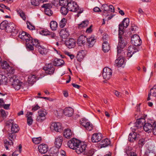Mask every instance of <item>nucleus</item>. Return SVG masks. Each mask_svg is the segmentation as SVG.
<instances>
[{
  "label": "nucleus",
  "instance_id": "nucleus-58",
  "mask_svg": "<svg viewBox=\"0 0 156 156\" xmlns=\"http://www.w3.org/2000/svg\"><path fill=\"white\" fill-rule=\"evenodd\" d=\"M101 9L104 10V12L105 13L107 12L108 10V6L106 4H104L102 6Z\"/></svg>",
  "mask_w": 156,
  "mask_h": 156
},
{
  "label": "nucleus",
  "instance_id": "nucleus-54",
  "mask_svg": "<svg viewBox=\"0 0 156 156\" xmlns=\"http://www.w3.org/2000/svg\"><path fill=\"white\" fill-rule=\"evenodd\" d=\"M94 153V151L93 150L91 149L89 151H86L85 154L84 155H86V156H92Z\"/></svg>",
  "mask_w": 156,
  "mask_h": 156
},
{
  "label": "nucleus",
  "instance_id": "nucleus-31",
  "mask_svg": "<svg viewBox=\"0 0 156 156\" xmlns=\"http://www.w3.org/2000/svg\"><path fill=\"white\" fill-rule=\"evenodd\" d=\"M38 52L42 55H45L47 53V49L44 46L40 45L37 48Z\"/></svg>",
  "mask_w": 156,
  "mask_h": 156
},
{
  "label": "nucleus",
  "instance_id": "nucleus-17",
  "mask_svg": "<svg viewBox=\"0 0 156 156\" xmlns=\"http://www.w3.org/2000/svg\"><path fill=\"white\" fill-rule=\"evenodd\" d=\"M66 46L69 48H74L76 45V41L73 38H70L65 42Z\"/></svg>",
  "mask_w": 156,
  "mask_h": 156
},
{
  "label": "nucleus",
  "instance_id": "nucleus-30",
  "mask_svg": "<svg viewBox=\"0 0 156 156\" xmlns=\"http://www.w3.org/2000/svg\"><path fill=\"white\" fill-rule=\"evenodd\" d=\"M72 132L69 129H66L64 130L63 132V136L66 138H69L72 136Z\"/></svg>",
  "mask_w": 156,
  "mask_h": 156
},
{
  "label": "nucleus",
  "instance_id": "nucleus-21",
  "mask_svg": "<svg viewBox=\"0 0 156 156\" xmlns=\"http://www.w3.org/2000/svg\"><path fill=\"white\" fill-rule=\"evenodd\" d=\"M63 141V137L62 136H59L55 138V147L58 148L61 147Z\"/></svg>",
  "mask_w": 156,
  "mask_h": 156
},
{
  "label": "nucleus",
  "instance_id": "nucleus-41",
  "mask_svg": "<svg viewBox=\"0 0 156 156\" xmlns=\"http://www.w3.org/2000/svg\"><path fill=\"white\" fill-rule=\"evenodd\" d=\"M124 28L125 27L122 23L120 24L119 25V36H121L123 34L124 31Z\"/></svg>",
  "mask_w": 156,
  "mask_h": 156
},
{
  "label": "nucleus",
  "instance_id": "nucleus-39",
  "mask_svg": "<svg viewBox=\"0 0 156 156\" xmlns=\"http://www.w3.org/2000/svg\"><path fill=\"white\" fill-rule=\"evenodd\" d=\"M128 51L134 54V52L138 51V50L135 46H130L128 48Z\"/></svg>",
  "mask_w": 156,
  "mask_h": 156
},
{
  "label": "nucleus",
  "instance_id": "nucleus-7",
  "mask_svg": "<svg viewBox=\"0 0 156 156\" xmlns=\"http://www.w3.org/2000/svg\"><path fill=\"white\" fill-rule=\"evenodd\" d=\"M112 71L108 67H105L103 69L102 76L104 79L106 80L109 79L112 76Z\"/></svg>",
  "mask_w": 156,
  "mask_h": 156
},
{
  "label": "nucleus",
  "instance_id": "nucleus-12",
  "mask_svg": "<svg viewBox=\"0 0 156 156\" xmlns=\"http://www.w3.org/2000/svg\"><path fill=\"white\" fill-rule=\"evenodd\" d=\"M42 8H44V12L47 15L50 16L53 14L52 11L51 10L52 6L50 4H44L41 6Z\"/></svg>",
  "mask_w": 156,
  "mask_h": 156
},
{
  "label": "nucleus",
  "instance_id": "nucleus-45",
  "mask_svg": "<svg viewBox=\"0 0 156 156\" xmlns=\"http://www.w3.org/2000/svg\"><path fill=\"white\" fill-rule=\"evenodd\" d=\"M58 149L57 148H52L51 150L50 155L51 156H58Z\"/></svg>",
  "mask_w": 156,
  "mask_h": 156
},
{
  "label": "nucleus",
  "instance_id": "nucleus-57",
  "mask_svg": "<svg viewBox=\"0 0 156 156\" xmlns=\"http://www.w3.org/2000/svg\"><path fill=\"white\" fill-rule=\"evenodd\" d=\"M7 71L9 73L13 74L14 73L15 70L13 68L9 66V67L7 69Z\"/></svg>",
  "mask_w": 156,
  "mask_h": 156
},
{
  "label": "nucleus",
  "instance_id": "nucleus-15",
  "mask_svg": "<svg viewBox=\"0 0 156 156\" xmlns=\"http://www.w3.org/2000/svg\"><path fill=\"white\" fill-rule=\"evenodd\" d=\"M102 135L100 133H95L93 134L91 137L92 141L93 143L100 142L102 138Z\"/></svg>",
  "mask_w": 156,
  "mask_h": 156
},
{
  "label": "nucleus",
  "instance_id": "nucleus-10",
  "mask_svg": "<svg viewBox=\"0 0 156 156\" xmlns=\"http://www.w3.org/2000/svg\"><path fill=\"white\" fill-rule=\"evenodd\" d=\"M38 116L36 120L37 122H42L46 119L45 116L47 114L46 111L44 110H40L38 112Z\"/></svg>",
  "mask_w": 156,
  "mask_h": 156
},
{
  "label": "nucleus",
  "instance_id": "nucleus-62",
  "mask_svg": "<svg viewBox=\"0 0 156 156\" xmlns=\"http://www.w3.org/2000/svg\"><path fill=\"white\" fill-rule=\"evenodd\" d=\"M33 120L32 118H28L27 119V123L29 126H30L33 123Z\"/></svg>",
  "mask_w": 156,
  "mask_h": 156
},
{
  "label": "nucleus",
  "instance_id": "nucleus-5",
  "mask_svg": "<svg viewBox=\"0 0 156 156\" xmlns=\"http://www.w3.org/2000/svg\"><path fill=\"white\" fill-rule=\"evenodd\" d=\"M18 37L23 41H25L26 42V46L29 47L30 46L28 43L29 40L31 38L30 35L27 33L23 31L18 35Z\"/></svg>",
  "mask_w": 156,
  "mask_h": 156
},
{
  "label": "nucleus",
  "instance_id": "nucleus-13",
  "mask_svg": "<svg viewBox=\"0 0 156 156\" xmlns=\"http://www.w3.org/2000/svg\"><path fill=\"white\" fill-rule=\"evenodd\" d=\"M131 42L135 46H138L141 44L142 41L139 36L137 34H134L131 37Z\"/></svg>",
  "mask_w": 156,
  "mask_h": 156
},
{
  "label": "nucleus",
  "instance_id": "nucleus-20",
  "mask_svg": "<svg viewBox=\"0 0 156 156\" xmlns=\"http://www.w3.org/2000/svg\"><path fill=\"white\" fill-rule=\"evenodd\" d=\"M124 58L123 56H120L115 60V65L118 67L122 66L124 64Z\"/></svg>",
  "mask_w": 156,
  "mask_h": 156
},
{
  "label": "nucleus",
  "instance_id": "nucleus-19",
  "mask_svg": "<svg viewBox=\"0 0 156 156\" xmlns=\"http://www.w3.org/2000/svg\"><path fill=\"white\" fill-rule=\"evenodd\" d=\"M52 126L54 127V130L57 132H61L63 130V127L60 122L53 123Z\"/></svg>",
  "mask_w": 156,
  "mask_h": 156
},
{
  "label": "nucleus",
  "instance_id": "nucleus-34",
  "mask_svg": "<svg viewBox=\"0 0 156 156\" xmlns=\"http://www.w3.org/2000/svg\"><path fill=\"white\" fill-rule=\"evenodd\" d=\"M20 128L16 124H12L11 126V132L12 133H16L19 130Z\"/></svg>",
  "mask_w": 156,
  "mask_h": 156
},
{
  "label": "nucleus",
  "instance_id": "nucleus-25",
  "mask_svg": "<svg viewBox=\"0 0 156 156\" xmlns=\"http://www.w3.org/2000/svg\"><path fill=\"white\" fill-rule=\"evenodd\" d=\"M153 123L151 124L149 122L145 123L143 125V128L146 132H151L152 131L153 128Z\"/></svg>",
  "mask_w": 156,
  "mask_h": 156
},
{
  "label": "nucleus",
  "instance_id": "nucleus-53",
  "mask_svg": "<svg viewBox=\"0 0 156 156\" xmlns=\"http://www.w3.org/2000/svg\"><path fill=\"white\" fill-rule=\"evenodd\" d=\"M146 154L147 156H155L156 154L153 150L151 151L148 150L146 151Z\"/></svg>",
  "mask_w": 156,
  "mask_h": 156
},
{
  "label": "nucleus",
  "instance_id": "nucleus-49",
  "mask_svg": "<svg viewBox=\"0 0 156 156\" xmlns=\"http://www.w3.org/2000/svg\"><path fill=\"white\" fill-rule=\"evenodd\" d=\"M1 66L3 69H7L10 66L6 61H4L1 63Z\"/></svg>",
  "mask_w": 156,
  "mask_h": 156
},
{
  "label": "nucleus",
  "instance_id": "nucleus-46",
  "mask_svg": "<svg viewBox=\"0 0 156 156\" xmlns=\"http://www.w3.org/2000/svg\"><path fill=\"white\" fill-rule=\"evenodd\" d=\"M129 19L128 18H124L122 21V24L125 28H126L129 25Z\"/></svg>",
  "mask_w": 156,
  "mask_h": 156
},
{
  "label": "nucleus",
  "instance_id": "nucleus-9",
  "mask_svg": "<svg viewBox=\"0 0 156 156\" xmlns=\"http://www.w3.org/2000/svg\"><path fill=\"white\" fill-rule=\"evenodd\" d=\"M80 141L75 138H73L69 140L67 143V145L70 148L73 149H76Z\"/></svg>",
  "mask_w": 156,
  "mask_h": 156
},
{
  "label": "nucleus",
  "instance_id": "nucleus-63",
  "mask_svg": "<svg viewBox=\"0 0 156 156\" xmlns=\"http://www.w3.org/2000/svg\"><path fill=\"white\" fill-rule=\"evenodd\" d=\"M0 112L2 116L3 117H6L7 115L4 110L1 109L0 110Z\"/></svg>",
  "mask_w": 156,
  "mask_h": 156
},
{
  "label": "nucleus",
  "instance_id": "nucleus-50",
  "mask_svg": "<svg viewBox=\"0 0 156 156\" xmlns=\"http://www.w3.org/2000/svg\"><path fill=\"white\" fill-rule=\"evenodd\" d=\"M128 149L126 150V153L128 156H137L135 153L133 152L132 151H129V147Z\"/></svg>",
  "mask_w": 156,
  "mask_h": 156
},
{
  "label": "nucleus",
  "instance_id": "nucleus-43",
  "mask_svg": "<svg viewBox=\"0 0 156 156\" xmlns=\"http://www.w3.org/2000/svg\"><path fill=\"white\" fill-rule=\"evenodd\" d=\"M4 144L6 149L7 150L9 149V146H10L11 145H13V141H11L9 142L7 140H4Z\"/></svg>",
  "mask_w": 156,
  "mask_h": 156
},
{
  "label": "nucleus",
  "instance_id": "nucleus-18",
  "mask_svg": "<svg viewBox=\"0 0 156 156\" xmlns=\"http://www.w3.org/2000/svg\"><path fill=\"white\" fill-rule=\"evenodd\" d=\"M133 132L130 133L128 139L131 142H133L136 140H137L139 137V134H137L136 132Z\"/></svg>",
  "mask_w": 156,
  "mask_h": 156
},
{
  "label": "nucleus",
  "instance_id": "nucleus-60",
  "mask_svg": "<svg viewBox=\"0 0 156 156\" xmlns=\"http://www.w3.org/2000/svg\"><path fill=\"white\" fill-rule=\"evenodd\" d=\"M31 3L35 6H38L39 4L38 0H31Z\"/></svg>",
  "mask_w": 156,
  "mask_h": 156
},
{
  "label": "nucleus",
  "instance_id": "nucleus-64",
  "mask_svg": "<svg viewBox=\"0 0 156 156\" xmlns=\"http://www.w3.org/2000/svg\"><path fill=\"white\" fill-rule=\"evenodd\" d=\"M108 10L110 11L111 12H114L115 11L114 8L112 5H110L108 6Z\"/></svg>",
  "mask_w": 156,
  "mask_h": 156
},
{
  "label": "nucleus",
  "instance_id": "nucleus-11",
  "mask_svg": "<svg viewBox=\"0 0 156 156\" xmlns=\"http://www.w3.org/2000/svg\"><path fill=\"white\" fill-rule=\"evenodd\" d=\"M67 6L69 10L70 11L76 12L79 9L78 5L74 2L69 1L67 4Z\"/></svg>",
  "mask_w": 156,
  "mask_h": 156
},
{
  "label": "nucleus",
  "instance_id": "nucleus-51",
  "mask_svg": "<svg viewBox=\"0 0 156 156\" xmlns=\"http://www.w3.org/2000/svg\"><path fill=\"white\" fill-rule=\"evenodd\" d=\"M150 92L153 96L156 97V85H154L150 90Z\"/></svg>",
  "mask_w": 156,
  "mask_h": 156
},
{
  "label": "nucleus",
  "instance_id": "nucleus-37",
  "mask_svg": "<svg viewBox=\"0 0 156 156\" xmlns=\"http://www.w3.org/2000/svg\"><path fill=\"white\" fill-rule=\"evenodd\" d=\"M36 78L35 75H31L29 76L28 80L29 83L33 84L36 82Z\"/></svg>",
  "mask_w": 156,
  "mask_h": 156
},
{
  "label": "nucleus",
  "instance_id": "nucleus-23",
  "mask_svg": "<svg viewBox=\"0 0 156 156\" xmlns=\"http://www.w3.org/2000/svg\"><path fill=\"white\" fill-rule=\"evenodd\" d=\"M59 34L60 36L64 39L66 38L69 35L68 30L66 28L62 29L60 31Z\"/></svg>",
  "mask_w": 156,
  "mask_h": 156
},
{
  "label": "nucleus",
  "instance_id": "nucleus-29",
  "mask_svg": "<svg viewBox=\"0 0 156 156\" xmlns=\"http://www.w3.org/2000/svg\"><path fill=\"white\" fill-rule=\"evenodd\" d=\"M102 50L104 52H108L110 50L109 45L107 41H104L102 45Z\"/></svg>",
  "mask_w": 156,
  "mask_h": 156
},
{
  "label": "nucleus",
  "instance_id": "nucleus-36",
  "mask_svg": "<svg viewBox=\"0 0 156 156\" xmlns=\"http://www.w3.org/2000/svg\"><path fill=\"white\" fill-rule=\"evenodd\" d=\"M8 78L5 76L0 74V82L2 84L6 85L7 83Z\"/></svg>",
  "mask_w": 156,
  "mask_h": 156
},
{
  "label": "nucleus",
  "instance_id": "nucleus-27",
  "mask_svg": "<svg viewBox=\"0 0 156 156\" xmlns=\"http://www.w3.org/2000/svg\"><path fill=\"white\" fill-rule=\"evenodd\" d=\"M110 143V141L108 139H104L102 140L100 143L101 147H105L109 145Z\"/></svg>",
  "mask_w": 156,
  "mask_h": 156
},
{
  "label": "nucleus",
  "instance_id": "nucleus-48",
  "mask_svg": "<svg viewBox=\"0 0 156 156\" xmlns=\"http://www.w3.org/2000/svg\"><path fill=\"white\" fill-rule=\"evenodd\" d=\"M17 12L20 17L22 18L23 20H25L26 19V15L23 11L22 10H19Z\"/></svg>",
  "mask_w": 156,
  "mask_h": 156
},
{
  "label": "nucleus",
  "instance_id": "nucleus-16",
  "mask_svg": "<svg viewBox=\"0 0 156 156\" xmlns=\"http://www.w3.org/2000/svg\"><path fill=\"white\" fill-rule=\"evenodd\" d=\"M39 151L41 154L46 153L48 150V145L45 144H42L39 145L38 147Z\"/></svg>",
  "mask_w": 156,
  "mask_h": 156
},
{
  "label": "nucleus",
  "instance_id": "nucleus-56",
  "mask_svg": "<svg viewBox=\"0 0 156 156\" xmlns=\"http://www.w3.org/2000/svg\"><path fill=\"white\" fill-rule=\"evenodd\" d=\"M27 27L29 29L31 30H35V27L34 26L32 25L30 22L27 21Z\"/></svg>",
  "mask_w": 156,
  "mask_h": 156
},
{
  "label": "nucleus",
  "instance_id": "nucleus-28",
  "mask_svg": "<svg viewBox=\"0 0 156 156\" xmlns=\"http://www.w3.org/2000/svg\"><path fill=\"white\" fill-rule=\"evenodd\" d=\"M119 41L118 47L123 49L125 46L126 43L124 41V39L121 37V36H119Z\"/></svg>",
  "mask_w": 156,
  "mask_h": 156
},
{
  "label": "nucleus",
  "instance_id": "nucleus-1",
  "mask_svg": "<svg viewBox=\"0 0 156 156\" xmlns=\"http://www.w3.org/2000/svg\"><path fill=\"white\" fill-rule=\"evenodd\" d=\"M10 79V81L12 83V84L16 90H19L21 87L22 83L16 77L15 75H12Z\"/></svg>",
  "mask_w": 156,
  "mask_h": 156
},
{
  "label": "nucleus",
  "instance_id": "nucleus-44",
  "mask_svg": "<svg viewBox=\"0 0 156 156\" xmlns=\"http://www.w3.org/2000/svg\"><path fill=\"white\" fill-rule=\"evenodd\" d=\"M88 24V21L87 20L83 21L80 24L78 25V27L80 28L86 27Z\"/></svg>",
  "mask_w": 156,
  "mask_h": 156
},
{
  "label": "nucleus",
  "instance_id": "nucleus-35",
  "mask_svg": "<svg viewBox=\"0 0 156 156\" xmlns=\"http://www.w3.org/2000/svg\"><path fill=\"white\" fill-rule=\"evenodd\" d=\"M86 52V51L85 50H80L77 54V57L81 59H83L85 55Z\"/></svg>",
  "mask_w": 156,
  "mask_h": 156
},
{
  "label": "nucleus",
  "instance_id": "nucleus-8",
  "mask_svg": "<svg viewBox=\"0 0 156 156\" xmlns=\"http://www.w3.org/2000/svg\"><path fill=\"white\" fill-rule=\"evenodd\" d=\"M28 43L30 46L29 47H26L27 48L29 49L30 50H34V46L36 48H37L38 46H39L40 45L37 40L33 39L32 37L31 39L29 40Z\"/></svg>",
  "mask_w": 156,
  "mask_h": 156
},
{
  "label": "nucleus",
  "instance_id": "nucleus-22",
  "mask_svg": "<svg viewBox=\"0 0 156 156\" xmlns=\"http://www.w3.org/2000/svg\"><path fill=\"white\" fill-rule=\"evenodd\" d=\"M73 110L71 107L65 108L63 111V113L65 115L68 117L71 116L73 113Z\"/></svg>",
  "mask_w": 156,
  "mask_h": 156
},
{
  "label": "nucleus",
  "instance_id": "nucleus-2",
  "mask_svg": "<svg viewBox=\"0 0 156 156\" xmlns=\"http://www.w3.org/2000/svg\"><path fill=\"white\" fill-rule=\"evenodd\" d=\"M145 122V119H140L136 120V122L134 124V126L131 128L133 130L136 132L139 131L141 129L142 127H143L144 123Z\"/></svg>",
  "mask_w": 156,
  "mask_h": 156
},
{
  "label": "nucleus",
  "instance_id": "nucleus-4",
  "mask_svg": "<svg viewBox=\"0 0 156 156\" xmlns=\"http://www.w3.org/2000/svg\"><path fill=\"white\" fill-rule=\"evenodd\" d=\"M86 147L87 145L85 143L80 141V143L76 148V151L78 154L81 153H82L83 154H85Z\"/></svg>",
  "mask_w": 156,
  "mask_h": 156
},
{
  "label": "nucleus",
  "instance_id": "nucleus-47",
  "mask_svg": "<svg viewBox=\"0 0 156 156\" xmlns=\"http://www.w3.org/2000/svg\"><path fill=\"white\" fill-rule=\"evenodd\" d=\"M69 2V1L67 0H60L59 1V4L60 5L62 6V7L67 6V4Z\"/></svg>",
  "mask_w": 156,
  "mask_h": 156
},
{
  "label": "nucleus",
  "instance_id": "nucleus-24",
  "mask_svg": "<svg viewBox=\"0 0 156 156\" xmlns=\"http://www.w3.org/2000/svg\"><path fill=\"white\" fill-rule=\"evenodd\" d=\"M87 38L86 37L83 35L80 36L78 38L77 40V44L79 46H82L84 44L86 41Z\"/></svg>",
  "mask_w": 156,
  "mask_h": 156
},
{
  "label": "nucleus",
  "instance_id": "nucleus-38",
  "mask_svg": "<svg viewBox=\"0 0 156 156\" xmlns=\"http://www.w3.org/2000/svg\"><path fill=\"white\" fill-rule=\"evenodd\" d=\"M50 27L52 30H55L58 27V24L56 21H51L50 23Z\"/></svg>",
  "mask_w": 156,
  "mask_h": 156
},
{
  "label": "nucleus",
  "instance_id": "nucleus-52",
  "mask_svg": "<svg viewBox=\"0 0 156 156\" xmlns=\"http://www.w3.org/2000/svg\"><path fill=\"white\" fill-rule=\"evenodd\" d=\"M41 137H34L32 139L33 142L36 144H38L41 142Z\"/></svg>",
  "mask_w": 156,
  "mask_h": 156
},
{
  "label": "nucleus",
  "instance_id": "nucleus-42",
  "mask_svg": "<svg viewBox=\"0 0 156 156\" xmlns=\"http://www.w3.org/2000/svg\"><path fill=\"white\" fill-rule=\"evenodd\" d=\"M7 137L9 139L12 141L14 140L16 138V135L14 133H9L7 135Z\"/></svg>",
  "mask_w": 156,
  "mask_h": 156
},
{
  "label": "nucleus",
  "instance_id": "nucleus-6",
  "mask_svg": "<svg viewBox=\"0 0 156 156\" xmlns=\"http://www.w3.org/2000/svg\"><path fill=\"white\" fill-rule=\"evenodd\" d=\"M43 69L46 73L52 75L54 73L55 68L52 63L46 64L43 67Z\"/></svg>",
  "mask_w": 156,
  "mask_h": 156
},
{
  "label": "nucleus",
  "instance_id": "nucleus-40",
  "mask_svg": "<svg viewBox=\"0 0 156 156\" xmlns=\"http://www.w3.org/2000/svg\"><path fill=\"white\" fill-rule=\"evenodd\" d=\"M68 10H69L68 8H66L65 7L63 6L61 8L60 11L62 15L65 16L68 12Z\"/></svg>",
  "mask_w": 156,
  "mask_h": 156
},
{
  "label": "nucleus",
  "instance_id": "nucleus-3",
  "mask_svg": "<svg viewBox=\"0 0 156 156\" xmlns=\"http://www.w3.org/2000/svg\"><path fill=\"white\" fill-rule=\"evenodd\" d=\"M5 31L8 33H11V35L13 37L16 36L18 33V30L16 29L15 24L10 22L7 27Z\"/></svg>",
  "mask_w": 156,
  "mask_h": 156
},
{
  "label": "nucleus",
  "instance_id": "nucleus-33",
  "mask_svg": "<svg viewBox=\"0 0 156 156\" xmlns=\"http://www.w3.org/2000/svg\"><path fill=\"white\" fill-rule=\"evenodd\" d=\"M9 22L6 20L3 21L0 24V29L2 30H5L7 27L9 25Z\"/></svg>",
  "mask_w": 156,
  "mask_h": 156
},
{
  "label": "nucleus",
  "instance_id": "nucleus-32",
  "mask_svg": "<svg viewBox=\"0 0 156 156\" xmlns=\"http://www.w3.org/2000/svg\"><path fill=\"white\" fill-rule=\"evenodd\" d=\"M64 63V61L61 59L56 58L54 61V64L55 66L62 65Z\"/></svg>",
  "mask_w": 156,
  "mask_h": 156
},
{
  "label": "nucleus",
  "instance_id": "nucleus-55",
  "mask_svg": "<svg viewBox=\"0 0 156 156\" xmlns=\"http://www.w3.org/2000/svg\"><path fill=\"white\" fill-rule=\"evenodd\" d=\"M66 20L65 18L62 19L59 23V26L61 28H63L66 25Z\"/></svg>",
  "mask_w": 156,
  "mask_h": 156
},
{
  "label": "nucleus",
  "instance_id": "nucleus-26",
  "mask_svg": "<svg viewBox=\"0 0 156 156\" xmlns=\"http://www.w3.org/2000/svg\"><path fill=\"white\" fill-rule=\"evenodd\" d=\"M87 45L88 48H91L94 45L96 42L95 39L94 37H91L87 38Z\"/></svg>",
  "mask_w": 156,
  "mask_h": 156
},
{
  "label": "nucleus",
  "instance_id": "nucleus-14",
  "mask_svg": "<svg viewBox=\"0 0 156 156\" xmlns=\"http://www.w3.org/2000/svg\"><path fill=\"white\" fill-rule=\"evenodd\" d=\"M80 123L88 131H90L93 129L94 126L90 122H87L86 120L83 119L80 121Z\"/></svg>",
  "mask_w": 156,
  "mask_h": 156
},
{
  "label": "nucleus",
  "instance_id": "nucleus-61",
  "mask_svg": "<svg viewBox=\"0 0 156 156\" xmlns=\"http://www.w3.org/2000/svg\"><path fill=\"white\" fill-rule=\"evenodd\" d=\"M153 127L152 130L153 134L156 135V122L153 123Z\"/></svg>",
  "mask_w": 156,
  "mask_h": 156
},
{
  "label": "nucleus",
  "instance_id": "nucleus-59",
  "mask_svg": "<svg viewBox=\"0 0 156 156\" xmlns=\"http://www.w3.org/2000/svg\"><path fill=\"white\" fill-rule=\"evenodd\" d=\"M41 34L44 35H49V32L46 30H42L40 31Z\"/></svg>",
  "mask_w": 156,
  "mask_h": 156
}]
</instances>
